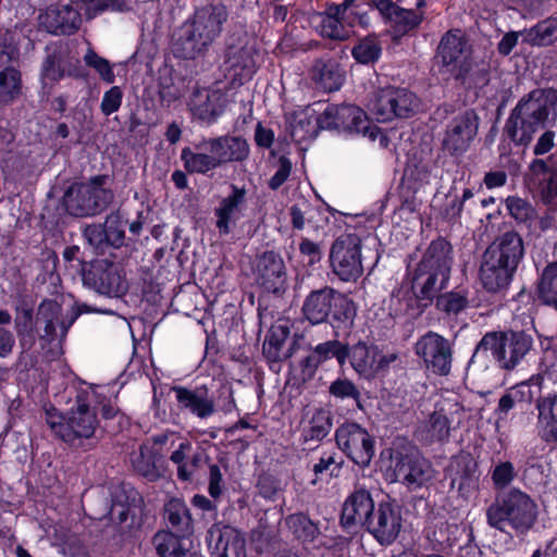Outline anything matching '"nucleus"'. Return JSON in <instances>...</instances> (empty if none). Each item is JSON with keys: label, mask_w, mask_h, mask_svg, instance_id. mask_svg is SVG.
Masks as SVG:
<instances>
[{"label": "nucleus", "mask_w": 557, "mask_h": 557, "mask_svg": "<svg viewBox=\"0 0 557 557\" xmlns=\"http://www.w3.org/2000/svg\"><path fill=\"white\" fill-rule=\"evenodd\" d=\"M190 448V442H182L177 449H175L170 457L171 461L177 465V475L183 481H189L191 479V470L188 469L186 462L184 461Z\"/></svg>", "instance_id": "obj_63"}, {"label": "nucleus", "mask_w": 557, "mask_h": 557, "mask_svg": "<svg viewBox=\"0 0 557 557\" xmlns=\"http://www.w3.org/2000/svg\"><path fill=\"white\" fill-rule=\"evenodd\" d=\"M318 363L321 366L326 360L336 358L338 363L343 366L346 362V345L339 341H327L317 345L311 351Z\"/></svg>", "instance_id": "obj_56"}, {"label": "nucleus", "mask_w": 557, "mask_h": 557, "mask_svg": "<svg viewBox=\"0 0 557 557\" xmlns=\"http://www.w3.org/2000/svg\"><path fill=\"white\" fill-rule=\"evenodd\" d=\"M228 15L226 5L221 2L197 8L174 39L175 55L185 60H194L203 54L221 36Z\"/></svg>", "instance_id": "obj_1"}, {"label": "nucleus", "mask_w": 557, "mask_h": 557, "mask_svg": "<svg viewBox=\"0 0 557 557\" xmlns=\"http://www.w3.org/2000/svg\"><path fill=\"white\" fill-rule=\"evenodd\" d=\"M417 265L450 278L453 265L451 245L444 238L432 240Z\"/></svg>", "instance_id": "obj_29"}, {"label": "nucleus", "mask_w": 557, "mask_h": 557, "mask_svg": "<svg viewBox=\"0 0 557 557\" xmlns=\"http://www.w3.org/2000/svg\"><path fill=\"white\" fill-rule=\"evenodd\" d=\"M449 278L417 265L411 274L412 294L428 307L441 290L447 287Z\"/></svg>", "instance_id": "obj_28"}, {"label": "nucleus", "mask_w": 557, "mask_h": 557, "mask_svg": "<svg viewBox=\"0 0 557 557\" xmlns=\"http://www.w3.org/2000/svg\"><path fill=\"white\" fill-rule=\"evenodd\" d=\"M533 338L524 331L487 332L478 343L470 364L481 361L491 351L498 367L506 371L515 370L531 352Z\"/></svg>", "instance_id": "obj_4"}, {"label": "nucleus", "mask_w": 557, "mask_h": 557, "mask_svg": "<svg viewBox=\"0 0 557 557\" xmlns=\"http://www.w3.org/2000/svg\"><path fill=\"white\" fill-rule=\"evenodd\" d=\"M537 410V436L547 445L557 446V393L540 396L535 401Z\"/></svg>", "instance_id": "obj_25"}, {"label": "nucleus", "mask_w": 557, "mask_h": 557, "mask_svg": "<svg viewBox=\"0 0 557 557\" xmlns=\"http://www.w3.org/2000/svg\"><path fill=\"white\" fill-rule=\"evenodd\" d=\"M513 273V270L504 265L496 258L487 252L483 253L480 281L487 292L497 293L505 289L509 285Z\"/></svg>", "instance_id": "obj_30"}, {"label": "nucleus", "mask_w": 557, "mask_h": 557, "mask_svg": "<svg viewBox=\"0 0 557 557\" xmlns=\"http://www.w3.org/2000/svg\"><path fill=\"white\" fill-rule=\"evenodd\" d=\"M414 350L434 374L447 375L450 372L453 348L444 336L430 331L418 339Z\"/></svg>", "instance_id": "obj_14"}, {"label": "nucleus", "mask_w": 557, "mask_h": 557, "mask_svg": "<svg viewBox=\"0 0 557 557\" xmlns=\"http://www.w3.org/2000/svg\"><path fill=\"white\" fill-rule=\"evenodd\" d=\"M450 420L443 409L433 411L417 430L419 438L428 444L446 442L450 435Z\"/></svg>", "instance_id": "obj_35"}, {"label": "nucleus", "mask_w": 557, "mask_h": 557, "mask_svg": "<svg viewBox=\"0 0 557 557\" xmlns=\"http://www.w3.org/2000/svg\"><path fill=\"white\" fill-rule=\"evenodd\" d=\"M103 227L108 244L112 247L119 248L123 246L125 239V222L120 213H111L107 216Z\"/></svg>", "instance_id": "obj_58"}, {"label": "nucleus", "mask_w": 557, "mask_h": 557, "mask_svg": "<svg viewBox=\"0 0 557 557\" xmlns=\"http://www.w3.org/2000/svg\"><path fill=\"white\" fill-rule=\"evenodd\" d=\"M338 448L356 465L367 467L374 455V443L369 432L356 422H345L335 431Z\"/></svg>", "instance_id": "obj_12"}, {"label": "nucleus", "mask_w": 557, "mask_h": 557, "mask_svg": "<svg viewBox=\"0 0 557 557\" xmlns=\"http://www.w3.org/2000/svg\"><path fill=\"white\" fill-rule=\"evenodd\" d=\"M163 519L170 532L187 536L194 531L189 508L180 498H172L164 505Z\"/></svg>", "instance_id": "obj_33"}, {"label": "nucleus", "mask_w": 557, "mask_h": 557, "mask_svg": "<svg viewBox=\"0 0 557 557\" xmlns=\"http://www.w3.org/2000/svg\"><path fill=\"white\" fill-rule=\"evenodd\" d=\"M364 528L381 545L388 546L393 544L403 528L399 506L391 502L379 503Z\"/></svg>", "instance_id": "obj_15"}, {"label": "nucleus", "mask_w": 557, "mask_h": 557, "mask_svg": "<svg viewBox=\"0 0 557 557\" xmlns=\"http://www.w3.org/2000/svg\"><path fill=\"white\" fill-rule=\"evenodd\" d=\"M480 127V117L473 109L455 114L446 124L442 150L450 157L463 156L474 143Z\"/></svg>", "instance_id": "obj_10"}, {"label": "nucleus", "mask_w": 557, "mask_h": 557, "mask_svg": "<svg viewBox=\"0 0 557 557\" xmlns=\"http://www.w3.org/2000/svg\"><path fill=\"white\" fill-rule=\"evenodd\" d=\"M285 523L302 543L313 542L320 534L319 527L308 516L298 512L286 517Z\"/></svg>", "instance_id": "obj_49"}, {"label": "nucleus", "mask_w": 557, "mask_h": 557, "mask_svg": "<svg viewBox=\"0 0 557 557\" xmlns=\"http://www.w3.org/2000/svg\"><path fill=\"white\" fill-rule=\"evenodd\" d=\"M382 53L380 41L374 36H368L358 41L351 50V55L360 64L376 62Z\"/></svg>", "instance_id": "obj_55"}, {"label": "nucleus", "mask_w": 557, "mask_h": 557, "mask_svg": "<svg viewBox=\"0 0 557 557\" xmlns=\"http://www.w3.org/2000/svg\"><path fill=\"white\" fill-rule=\"evenodd\" d=\"M64 76V70L61 66V58L54 51L49 53L41 65V79L46 85L48 82L54 84Z\"/></svg>", "instance_id": "obj_59"}, {"label": "nucleus", "mask_w": 557, "mask_h": 557, "mask_svg": "<svg viewBox=\"0 0 557 557\" xmlns=\"http://www.w3.org/2000/svg\"><path fill=\"white\" fill-rule=\"evenodd\" d=\"M517 473L510 461H503L492 471V482L495 490H505L515 480Z\"/></svg>", "instance_id": "obj_61"}, {"label": "nucleus", "mask_w": 557, "mask_h": 557, "mask_svg": "<svg viewBox=\"0 0 557 557\" xmlns=\"http://www.w3.org/2000/svg\"><path fill=\"white\" fill-rule=\"evenodd\" d=\"M343 465V458L339 457L336 453H324L312 467V471L315 478L311 483L317 484L318 481H321L324 476L329 479L339 476Z\"/></svg>", "instance_id": "obj_53"}, {"label": "nucleus", "mask_w": 557, "mask_h": 557, "mask_svg": "<svg viewBox=\"0 0 557 557\" xmlns=\"http://www.w3.org/2000/svg\"><path fill=\"white\" fill-rule=\"evenodd\" d=\"M14 329L22 351L26 352L32 349L36 339L34 311L33 308L24 301L15 307Z\"/></svg>", "instance_id": "obj_40"}, {"label": "nucleus", "mask_w": 557, "mask_h": 557, "mask_svg": "<svg viewBox=\"0 0 557 557\" xmlns=\"http://www.w3.org/2000/svg\"><path fill=\"white\" fill-rule=\"evenodd\" d=\"M478 465L473 457L468 453L455 456L448 468L451 488H456L460 494L467 495L478 485Z\"/></svg>", "instance_id": "obj_27"}, {"label": "nucleus", "mask_w": 557, "mask_h": 557, "mask_svg": "<svg viewBox=\"0 0 557 557\" xmlns=\"http://www.w3.org/2000/svg\"><path fill=\"white\" fill-rule=\"evenodd\" d=\"M485 252L516 272L524 256L522 237L515 231L506 232L499 235Z\"/></svg>", "instance_id": "obj_26"}, {"label": "nucleus", "mask_w": 557, "mask_h": 557, "mask_svg": "<svg viewBox=\"0 0 557 557\" xmlns=\"http://www.w3.org/2000/svg\"><path fill=\"white\" fill-rule=\"evenodd\" d=\"M556 109V90L534 89L511 110L504 126V135L516 146L528 147L539 129L544 127L549 115H555Z\"/></svg>", "instance_id": "obj_2"}, {"label": "nucleus", "mask_w": 557, "mask_h": 557, "mask_svg": "<svg viewBox=\"0 0 557 557\" xmlns=\"http://www.w3.org/2000/svg\"><path fill=\"white\" fill-rule=\"evenodd\" d=\"M37 322L44 324V334L40 335V338L51 343L57 338L63 341L66 337L74 318L64 320L61 305L55 300L45 299L38 307Z\"/></svg>", "instance_id": "obj_22"}, {"label": "nucleus", "mask_w": 557, "mask_h": 557, "mask_svg": "<svg viewBox=\"0 0 557 557\" xmlns=\"http://www.w3.org/2000/svg\"><path fill=\"white\" fill-rule=\"evenodd\" d=\"M224 65H226L228 76L233 83L238 85L249 81L257 70L252 52L248 48H242L228 53Z\"/></svg>", "instance_id": "obj_36"}, {"label": "nucleus", "mask_w": 557, "mask_h": 557, "mask_svg": "<svg viewBox=\"0 0 557 557\" xmlns=\"http://www.w3.org/2000/svg\"><path fill=\"white\" fill-rule=\"evenodd\" d=\"M84 60L88 66L94 67L98 72L104 82L109 84L114 82L115 75L107 59L98 55L94 50H88L84 57Z\"/></svg>", "instance_id": "obj_62"}, {"label": "nucleus", "mask_w": 557, "mask_h": 557, "mask_svg": "<svg viewBox=\"0 0 557 557\" xmlns=\"http://www.w3.org/2000/svg\"><path fill=\"white\" fill-rule=\"evenodd\" d=\"M506 208L510 216L518 223L530 227L536 219V210L528 200L510 196L506 199Z\"/></svg>", "instance_id": "obj_54"}, {"label": "nucleus", "mask_w": 557, "mask_h": 557, "mask_svg": "<svg viewBox=\"0 0 557 557\" xmlns=\"http://www.w3.org/2000/svg\"><path fill=\"white\" fill-rule=\"evenodd\" d=\"M312 79L325 91L338 90L343 85L344 75L338 64L332 60H318L311 70Z\"/></svg>", "instance_id": "obj_42"}, {"label": "nucleus", "mask_w": 557, "mask_h": 557, "mask_svg": "<svg viewBox=\"0 0 557 557\" xmlns=\"http://www.w3.org/2000/svg\"><path fill=\"white\" fill-rule=\"evenodd\" d=\"M22 95L21 73L13 66L0 71V103L11 104Z\"/></svg>", "instance_id": "obj_46"}, {"label": "nucleus", "mask_w": 557, "mask_h": 557, "mask_svg": "<svg viewBox=\"0 0 557 557\" xmlns=\"http://www.w3.org/2000/svg\"><path fill=\"white\" fill-rule=\"evenodd\" d=\"M82 281L84 286L110 297H120L128 289L123 268L107 259L84 263Z\"/></svg>", "instance_id": "obj_9"}, {"label": "nucleus", "mask_w": 557, "mask_h": 557, "mask_svg": "<svg viewBox=\"0 0 557 557\" xmlns=\"http://www.w3.org/2000/svg\"><path fill=\"white\" fill-rule=\"evenodd\" d=\"M39 26L52 35H73L82 24L79 10L72 4H53L38 16Z\"/></svg>", "instance_id": "obj_18"}, {"label": "nucleus", "mask_w": 557, "mask_h": 557, "mask_svg": "<svg viewBox=\"0 0 557 557\" xmlns=\"http://www.w3.org/2000/svg\"><path fill=\"white\" fill-rule=\"evenodd\" d=\"M535 500L518 487L497 493L486 509L487 524L503 533L525 535L537 521Z\"/></svg>", "instance_id": "obj_3"}, {"label": "nucleus", "mask_w": 557, "mask_h": 557, "mask_svg": "<svg viewBox=\"0 0 557 557\" xmlns=\"http://www.w3.org/2000/svg\"><path fill=\"white\" fill-rule=\"evenodd\" d=\"M226 103L222 90L201 88L193 91L188 106L194 117L210 124L224 112Z\"/></svg>", "instance_id": "obj_20"}, {"label": "nucleus", "mask_w": 557, "mask_h": 557, "mask_svg": "<svg viewBox=\"0 0 557 557\" xmlns=\"http://www.w3.org/2000/svg\"><path fill=\"white\" fill-rule=\"evenodd\" d=\"M255 275L258 285L269 293L283 294L287 288V270L278 252L269 250L258 256Z\"/></svg>", "instance_id": "obj_17"}, {"label": "nucleus", "mask_w": 557, "mask_h": 557, "mask_svg": "<svg viewBox=\"0 0 557 557\" xmlns=\"http://www.w3.org/2000/svg\"><path fill=\"white\" fill-rule=\"evenodd\" d=\"M362 240L357 234H342L331 246L330 264L343 282H356L363 274Z\"/></svg>", "instance_id": "obj_8"}, {"label": "nucleus", "mask_w": 557, "mask_h": 557, "mask_svg": "<svg viewBox=\"0 0 557 557\" xmlns=\"http://www.w3.org/2000/svg\"><path fill=\"white\" fill-rule=\"evenodd\" d=\"M197 151L186 147L182 150L181 159L184 162V168L189 173L206 174L219 168L218 162L212 152L202 150L199 143L195 145Z\"/></svg>", "instance_id": "obj_44"}, {"label": "nucleus", "mask_w": 557, "mask_h": 557, "mask_svg": "<svg viewBox=\"0 0 557 557\" xmlns=\"http://www.w3.org/2000/svg\"><path fill=\"white\" fill-rule=\"evenodd\" d=\"M171 391L175 394L181 410L189 411L200 419L208 418L215 411L213 398L205 385L195 388L175 385Z\"/></svg>", "instance_id": "obj_24"}, {"label": "nucleus", "mask_w": 557, "mask_h": 557, "mask_svg": "<svg viewBox=\"0 0 557 557\" xmlns=\"http://www.w3.org/2000/svg\"><path fill=\"white\" fill-rule=\"evenodd\" d=\"M531 397V387L527 383H521L509 388L498 401L495 411L498 419H505L517 403L529 401Z\"/></svg>", "instance_id": "obj_51"}, {"label": "nucleus", "mask_w": 557, "mask_h": 557, "mask_svg": "<svg viewBox=\"0 0 557 557\" xmlns=\"http://www.w3.org/2000/svg\"><path fill=\"white\" fill-rule=\"evenodd\" d=\"M391 21L399 33L406 34L420 25L422 16L413 10L398 8Z\"/></svg>", "instance_id": "obj_60"}, {"label": "nucleus", "mask_w": 557, "mask_h": 557, "mask_svg": "<svg viewBox=\"0 0 557 557\" xmlns=\"http://www.w3.org/2000/svg\"><path fill=\"white\" fill-rule=\"evenodd\" d=\"M419 100L406 88L385 87L380 89L371 101L370 111L379 122L395 117L407 119L416 113Z\"/></svg>", "instance_id": "obj_11"}, {"label": "nucleus", "mask_w": 557, "mask_h": 557, "mask_svg": "<svg viewBox=\"0 0 557 557\" xmlns=\"http://www.w3.org/2000/svg\"><path fill=\"white\" fill-rule=\"evenodd\" d=\"M329 393L331 396L335 397L336 399H341V400L351 399L356 403L357 407L360 410H363V406L361 403V393L352 381H350L346 377L336 379L335 381H333L330 384Z\"/></svg>", "instance_id": "obj_57"}, {"label": "nucleus", "mask_w": 557, "mask_h": 557, "mask_svg": "<svg viewBox=\"0 0 557 557\" xmlns=\"http://www.w3.org/2000/svg\"><path fill=\"white\" fill-rule=\"evenodd\" d=\"M90 189L84 183L73 184L63 196L66 211L74 216L95 215L90 201Z\"/></svg>", "instance_id": "obj_41"}, {"label": "nucleus", "mask_w": 557, "mask_h": 557, "mask_svg": "<svg viewBox=\"0 0 557 557\" xmlns=\"http://www.w3.org/2000/svg\"><path fill=\"white\" fill-rule=\"evenodd\" d=\"M375 509L371 493L363 487H358L348 495L343 504L342 524L345 528L357 524L364 528Z\"/></svg>", "instance_id": "obj_23"}, {"label": "nucleus", "mask_w": 557, "mask_h": 557, "mask_svg": "<svg viewBox=\"0 0 557 557\" xmlns=\"http://www.w3.org/2000/svg\"><path fill=\"white\" fill-rule=\"evenodd\" d=\"M414 294H412L411 286L406 287L404 285L395 288L388 299L387 306L389 314L394 318L398 317H416L422 312L425 308L422 306Z\"/></svg>", "instance_id": "obj_38"}, {"label": "nucleus", "mask_w": 557, "mask_h": 557, "mask_svg": "<svg viewBox=\"0 0 557 557\" xmlns=\"http://www.w3.org/2000/svg\"><path fill=\"white\" fill-rule=\"evenodd\" d=\"M524 40L532 46H547L557 40V22L545 20L524 32Z\"/></svg>", "instance_id": "obj_52"}, {"label": "nucleus", "mask_w": 557, "mask_h": 557, "mask_svg": "<svg viewBox=\"0 0 557 557\" xmlns=\"http://www.w3.org/2000/svg\"><path fill=\"white\" fill-rule=\"evenodd\" d=\"M317 123L320 128L362 134L371 140L381 134L380 128L369 122L366 112L352 104L327 106L318 116Z\"/></svg>", "instance_id": "obj_7"}, {"label": "nucleus", "mask_w": 557, "mask_h": 557, "mask_svg": "<svg viewBox=\"0 0 557 557\" xmlns=\"http://www.w3.org/2000/svg\"><path fill=\"white\" fill-rule=\"evenodd\" d=\"M436 308L446 315H458L469 307V292L463 288L438 294Z\"/></svg>", "instance_id": "obj_47"}, {"label": "nucleus", "mask_w": 557, "mask_h": 557, "mask_svg": "<svg viewBox=\"0 0 557 557\" xmlns=\"http://www.w3.org/2000/svg\"><path fill=\"white\" fill-rule=\"evenodd\" d=\"M129 460L134 471L149 481H156L162 474V457L149 445H140L131 454Z\"/></svg>", "instance_id": "obj_32"}, {"label": "nucleus", "mask_w": 557, "mask_h": 557, "mask_svg": "<svg viewBox=\"0 0 557 557\" xmlns=\"http://www.w3.org/2000/svg\"><path fill=\"white\" fill-rule=\"evenodd\" d=\"M539 301L557 311V261L549 262L541 272L536 282Z\"/></svg>", "instance_id": "obj_43"}, {"label": "nucleus", "mask_w": 557, "mask_h": 557, "mask_svg": "<svg viewBox=\"0 0 557 557\" xmlns=\"http://www.w3.org/2000/svg\"><path fill=\"white\" fill-rule=\"evenodd\" d=\"M332 425V416L329 410L323 408L307 410L300 422L304 443L322 441L331 432Z\"/></svg>", "instance_id": "obj_31"}, {"label": "nucleus", "mask_w": 557, "mask_h": 557, "mask_svg": "<svg viewBox=\"0 0 557 557\" xmlns=\"http://www.w3.org/2000/svg\"><path fill=\"white\" fill-rule=\"evenodd\" d=\"M301 312L311 324H320L332 318L337 322H346L354 317L352 301L332 287L324 286L311 290L305 298Z\"/></svg>", "instance_id": "obj_6"}, {"label": "nucleus", "mask_w": 557, "mask_h": 557, "mask_svg": "<svg viewBox=\"0 0 557 557\" xmlns=\"http://www.w3.org/2000/svg\"><path fill=\"white\" fill-rule=\"evenodd\" d=\"M107 175H96L84 183L90 189V201L94 214L103 211L113 200L114 195L110 188L106 187Z\"/></svg>", "instance_id": "obj_48"}, {"label": "nucleus", "mask_w": 557, "mask_h": 557, "mask_svg": "<svg viewBox=\"0 0 557 557\" xmlns=\"http://www.w3.org/2000/svg\"><path fill=\"white\" fill-rule=\"evenodd\" d=\"M207 541L213 557H246L245 540L234 528L213 525Z\"/></svg>", "instance_id": "obj_21"}, {"label": "nucleus", "mask_w": 557, "mask_h": 557, "mask_svg": "<svg viewBox=\"0 0 557 557\" xmlns=\"http://www.w3.org/2000/svg\"><path fill=\"white\" fill-rule=\"evenodd\" d=\"M289 336V329L286 325L272 326L263 343V355L270 362H277L282 359V348Z\"/></svg>", "instance_id": "obj_50"}, {"label": "nucleus", "mask_w": 557, "mask_h": 557, "mask_svg": "<svg viewBox=\"0 0 557 557\" xmlns=\"http://www.w3.org/2000/svg\"><path fill=\"white\" fill-rule=\"evenodd\" d=\"M377 347L369 346L366 343H358L350 348L346 346V360L352 369L366 379H372L377 374L376 366Z\"/></svg>", "instance_id": "obj_34"}, {"label": "nucleus", "mask_w": 557, "mask_h": 557, "mask_svg": "<svg viewBox=\"0 0 557 557\" xmlns=\"http://www.w3.org/2000/svg\"><path fill=\"white\" fill-rule=\"evenodd\" d=\"M45 421L55 436L71 446H81L84 440L94 437L99 426L96 411L86 399L79 395L76 404L66 417H63L55 407H44Z\"/></svg>", "instance_id": "obj_5"}, {"label": "nucleus", "mask_w": 557, "mask_h": 557, "mask_svg": "<svg viewBox=\"0 0 557 557\" xmlns=\"http://www.w3.org/2000/svg\"><path fill=\"white\" fill-rule=\"evenodd\" d=\"M394 474L410 491L426 486L434 479L431 462L418 451L398 454L395 457Z\"/></svg>", "instance_id": "obj_16"}, {"label": "nucleus", "mask_w": 557, "mask_h": 557, "mask_svg": "<svg viewBox=\"0 0 557 557\" xmlns=\"http://www.w3.org/2000/svg\"><path fill=\"white\" fill-rule=\"evenodd\" d=\"M232 193L222 199L220 206L215 209L216 227L221 234L230 233V222L235 213L240 210L246 201L247 190L245 187L231 185Z\"/></svg>", "instance_id": "obj_39"}, {"label": "nucleus", "mask_w": 557, "mask_h": 557, "mask_svg": "<svg viewBox=\"0 0 557 557\" xmlns=\"http://www.w3.org/2000/svg\"><path fill=\"white\" fill-rule=\"evenodd\" d=\"M180 537L183 536L170 531L156 533L152 543L157 554L160 557H191V553L183 546Z\"/></svg>", "instance_id": "obj_45"}, {"label": "nucleus", "mask_w": 557, "mask_h": 557, "mask_svg": "<svg viewBox=\"0 0 557 557\" xmlns=\"http://www.w3.org/2000/svg\"><path fill=\"white\" fill-rule=\"evenodd\" d=\"M463 38L453 32H448L442 38L438 46V58L445 66H451V72L458 69L456 76L461 75L465 60Z\"/></svg>", "instance_id": "obj_37"}, {"label": "nucleus", "mask_w": 557, "mask_h": 557, "mask_svg": "<svg viewBox=\"0 0 557 557\" xmlns=\"http://www.w3.org/2000/svg\"><path fill=\"white\" fill-rule=\"evenodd\" d=\"M123 100V91L121 87L113 86L109 90H107L102 97L100 109L101 112L109 116L112 113L116 112Z\"/></svg>", "instance_id": "obj_64"}, {"label": "nucleus", "mask_w": 557, "mask_h": 557, "mask_svg": "<svg viewBox=\"0 0 557 557\" xmlns=\"http://www.w3.org/2000/svg\"><path fill=\"white\" fill-rule=\"evenodd\" d=\"M199 147L212 152L219 166L231 162H243L250 153L249 144L240 136L224 135L203 138L199 141Z\"/></svg>", "instance_id": "obj_19"}, {"label": "nucleus", "mask_w": 557, "mask_h": 557, "mask_svg": "<svg viewBox=\"0 0 557 557\" xmlns=\"http://www.w3.org/2000/svg\"><path fill=\"white\" fill-rule=\"evenodd\" d=\"M530 186L539 190L541 201L548 210H557V157L550 154L546 159H533L525 174Z\"/></svg>", "instance_id": "obj_13"}]
</instances>
